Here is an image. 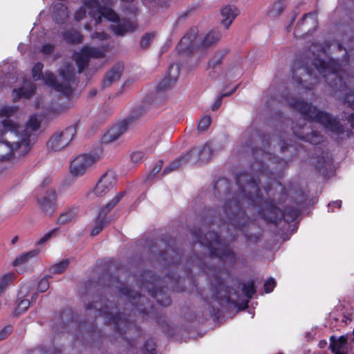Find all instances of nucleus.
<instances>
[{"instance_id":"obj_5","label":"nucleus","mask_w":354,"mask_h":354,"mask_svg":"<svg viewBox=\"0 0 354 354\" xmlns=\"http://www.w3.org/2000/svg\"><path fill=\"white\" fill-rule=\"evenodd\" d=\"M213 156L212 149L209 144H205L200 147H195L192 149L187 153L182 156L180 159L171 163L169 167L164 169L165 174H168L169 171L177 169L180 166V162H189L192 163L201 162L205 163L208 162Z\"/></svg>"},{"instance_id":"obj_8","label":"nucleus","mask_w":354,"mask_h":354,"mask_svg":"<svg viewBox=\"0 0 354 354\" xmlns=\"http://www.w3.org/2000/svg\"><path fill=\"white\" fill-rule=\"evenodd\" d=\"M39 126L40 120L37 116L32 115L26 124V129L20 132V135H18L19 139L15 142V144L19 147H24V150H22V152H27L30 143L31 132L37 131Z\"/></svg>"},{"instance_id":"obj_36","label":"nucleus","mask_w":354,"mask_h":354,"mask_svg":"<svg viewBox=\"0 0 354 354\" xmlns=\"http://www.w3.org/2000/svg\"><path fill=\"white\" fill-rule=\"evenodd\" d=\"M242 290H243V293L245 294V295L247 297L251 298L252 296L255 292L254 282L253 281H249V282H248L246 283H244L243 286V289Z\"/></svg>"},{"instance_id":"obj_45","label":"nucleus","mask_w":354,"mask_h":354,"mask_svg":"<svg viewBox=\"0 0 354 354\" xmlns=\"http://www.w3.org/2000/svg\"><path fill=\"white\" fill-rule=\"evenodd\" d=\"M304 138L313 145H317L322 140V139L319 137L317 133L315 132H313L311 135H308L307 137Z\"/></svg>"},{"instance_id":"obj_32","label":"nucleus","mask_w":354,"mask_h":354,"mask_svg":"<svg viewBox=\"0 0 354 354\" xmlns=\"http://www.w3.org/2000/svg\"><path fill=\"white\" fill-rule=\"evenodd\" d=\"M76 217V211L75 209L69 210L59 216L58 222L60 224H66L73 221Z\"/></svg>"},{"instance_id":"obj_33","label":"nucleus","mask_w":354,"mask_h":354,"mask_svg":"<svg viewBox=\"0 0 354 354\" xmlns=\"http://www.w3.org/2000/svg\"><path fill=\"white\" fill-rule=\"evenodd\" d=\"M152 297H155L161 305L167 306L170 304V299L165 296L162 290H150Z\"/></svg>"},{"instance_id":"obj_39","label":"nucleus","mask_w":354,"mask_h":354,"mask_svg":"<svg viewBox=\"0 0 354 354\" xmlns=\"http://www.w3.org/2000/svg\"><path fill=\"white\" fill-rule=\"evenodd\" d=\"M223 286H221L220 288H219V291H218V295H215V297L216 299L218 300H220L221 301V304H224V303L226 301V302H230L231 301V298L229 297V296H227L225 295V290L223 289Z\"/></svg>"},{"instance_id":"obj_35","label":"nucleus","mask_w":354,"mask_h":354,"mask_svg":"<svg viewBox=\"0 0 354 354\" xmlns=\"http://www.w3.org/2000/svg\"><path fill=\"white\" fill-rule=\"evenodd\" d=\"M30 306V301L28 299H25V297L19 299L18 297V302L17 304L16 310L18 313H21L25 312Z\"/></svg>"},{"instance_id":"obj_18","label":"nucleus","mask_w":354,"mask_h":354,"mask_svg":"<svg viewBox=\"0 0 354 354\" xmlns=\"http://www.w3.org/2000/svg\"><path fill=\"white\" fill-rule=\"evenodd\" d=\"M56 192L54 189L48 190L45 196L39 200L41 208L46 214L53 213L55 206Z\"/></svg>"},{"instance_id":"obj_7","label":"nucleus","mask_w":354,"mask_h":354,"mask_svg":"<svg viewBox=\"0 0 354 354\" xmlns=\"http://www.w3.org/2000/svg\"><path fill=\"white\" fill-rule=\"evenodd\" d=\"M75 133L74 127H68L61 133L53 135L48 142V147L53 151H58L66 147L73 138Z\"/></svg>"},{"instance_id":"obj_55","label":"nucleus","mask_w":354,"mask_h":354,"mask_svg":"<svg viewBox=\"0 0 354 354\" xmlns=\"http://www.w3.org/2000/svg\"><path fill=\"white\" fill-rule=\"evenodd\" d=\"M326 344H327L326 341H321V342L319 343V347H320V348H324Z\"/></svg>"},{"instance_id":"obj_6","label":"nucleus","mask_w":354,"mask_h":354,"mask_svg":"<svg viewBox=\"0 0 354 354\" xmlns=\"http://www.w3.org/2000/svg\"><path fill=\"white\" fill-rule=\"evenodd\" d=\"M204 244L209 249L211 254L222 259H233L234 254L225 245L223 244L217 234L209 232L205 235Z\"/></svg>"},{"instance_id":"obj_52","label":"nucleus","mask_w":354,"mask_h":354,"mask_svg":"<svg viewBox=\"0 0 354 354\" xmlns=\"http://www.w3.org/2000/svg\"><path fill=\"white\" fill-rule=\"evenodd\" d=\"M346 100V102L354 109V93L348 95Z\"/></svg>"},{"instance_id":"obj_17","label":"nucleus","mask_w":354,"mask_h":354,"mask_svg":"<svg viewBox=\"0 0 354 354\" xmlns=\"http://www.w3.org/2000/svg\"><path fill=\"white\" fill-rule=\"evenodd\" d=\"M127 129L125 122L115 124L111 127L103 136L102 140L105 143H110L118 140Z\"/></svg>"},{"instance_id":"obj_60","label":"nucleus","mask_w":354,"mask_h":354,"mask_svg":"<svg viewBox=\"0 0 354 354\" xmlns=\"http://www.w3.org/2000/svg\"><path fill=\"white\" fill-rule=\"evenodd\" d=\"M237 182H238V183H240V182H241V177H239V178H238Z\"/></svg>"},{"instance_id":"obj_53","label":"nucleus","mask_w":354,"mask_h":354,"mask_svg":"<svg viewBox=\"0 0 354 354\" xmlns=\"http://www.w3.org/2000/svg\"><path fill=\"white\" fill-rule=\"evenodd\" d=\"M222 102V96H219L218 98L216 100V102L212 105V110L216 111L221 106Z\"/></svg>"},{"instance_id":"obj_46","label":"nucleus","mask_w":354,"mask_h":354,"mask_svg":"<svg viewBox=\"0 0 354 354\" xmlns=\"http://www.w3.org/2000/svg\"><path fill=\"white\" fill-rule=\"evenodd\" d=\"M144 158V153L142 151L133 152L131 156L132 162L135 163L140 162Z\"/></svg>"},{"instance_id":"obj_34","label":"nucleus","mask_w":354,"mask_h":354,"mask_svg":"<svg viewBox=\"0 0 354 354\" xmlns=\"http://www.w3.org/2000/svg\"><path fill=\"white\" fill-rule=\"evenodd\" d=\"M69 261L66 259L56 263L50 267V272L53 274H62L68 267Z\"/></svg>"},{"instance_id":"obj_1","label":"nucleus","mask_w":354,"mask_h":354,"mask_svg":"<svg viewBox=\"0 0 354 354\" xmlns=\"http://www.w3.org/2000/svg\"><path fill=\"white\" fill-rule=\"evenodd\" d=\"M88 10L89 15L97 24L102 21V17L116 24L111 26V29L117 35H123L127 32L134 30L135 27L132 23L126 20H119L118 15L109 8H102L98 0H85L84 6L81 7L75 14V19L80 21L86 15V10Z\"/></svg>"},{"instance_id":"obj_21","label":"nucleus","mask_w":354,"mask_h":354,"mask_svg":"<svg viewBox=\"0 0 354 354\" xmlns=\"http://www.w3.org/2000/svg\"><path fill=\"white\" fill-rule=\"evenodd\" d=\"M35 89L32 83H25L21 88L13 91L14 99L18 100L22 97L28 99L34 94Z\"/></svg>"},{"instance_id":"obj_49","label":"nucleus","mask_w":354,"mask_h":354,"mask_svg":"<svg viewBox=\"0 0 354 354\" xmlns=\"http://www.w3.org/2000/svg\"><path fill=\"white\" fill-rule=\"evenodd\" d=\"M162 165V162L161 161L158 162L156 165V166L154 167L153 170L151 171V174L153 176H155L156 174H158L160 171V170L161 169Z\"/></svg>"},{"instance_id":"obj_58","label":"nucleus","mask_w":354,"mask_h":354,"mask_svg":"<svg viewBox=\"0 0 354 354\" xmlns=\"http://www.w3.org/2000/svg\"><path fill=\"white\" fill-rule=\"evenodd\" d=\"M37 293H34L32 296V299L35 301L37 299Z\"/></svg>"},{"instance_id":"obj_3","label":"nucleus","mask_w":354,"mask_h":354,"mask_svg":"<svg viewBox=\"0 0 354 354\" xmlns=\"http://www.w3.org/2000/svg\"><path fill=\"white\" fill-rule=\"evenodd\" d=\"M17 108L16 106H5L0 109V116L6 118L1 122L3 130L0 131V138L3 137V133H10V136L18 137L20 127L12 120L9 119L10 116L13 115L17 112ZM15 142L16 141L12 142L15 145L14 147L7 142L0 141V160L9 159L13 154L15 150L17 149H20L21 153H24L22 152V150H24V147H17Z\"/></svg>"},{"instance_id":"obj_51","label":"nucleus","mask_w":354,"mask_h":354,"mask_svg":"<svg viewBox=\"0 0 354 354\" xmlns=\"http://www.w3.org/2000/svg\"><path fill=\"white\" fill-rule=\"evenodd\" d=\"M342 205V201H334L328 205V208L330 209L331 212H333V207H340Z\"/></svg>"},{"instance_id":"obj_19","label":"nucleus","mask_w":354,"mask_h":354,"mask_svg":"<svg viewBox=\"0 0 354 354\" xmlns=\"http://www.w3.org/2000/svg\"><path fill=\"white\" fill-rule=\"evenodd\" d=\"M239 13V10L235 6H227L223 7L221 12L222 25L225 28H228Z\"/></svg>"},{"instance_id":"obj_10","label":"nucleus","mask_w":354,"mask_h":354,"mask_svg":"<svg viewBox=\"0 0 354 354\" xmlns=\"http://www.w3.org/2000/svg\"><path fill=\"white\" fill-rule=\"evenodd\" d=\"M116 184V174L113 171H107L105 172L98 183H97L95 189L94 194L98 196H102L113 189Z\"/></svg>"},{"instance_id":"obj_15","label":"nucleus","mask_w":354,"mask_h":354,"mask_svg":"<svg viewBox=\"0 0 354 354\" xmlns=\"http://www.w3.org/2000/svg\"><path fill=\"white\" fill-rule=\"evenodd\" d=\"M179 75V68L178 65L173 64L169 69L168 75L158 85V91H165L171 88L176 82Z\"/></svg>"},{"instance_id":"obj_12","label":"nucleus","mask_w":354,"mask_h":354,"mask_svg":"<svg viewBox=\"0 0 354 354\" xmlns=\"http://www.w3.org/2000/svg\"><path fill=\"white\" fill-rule=\"evenodd\" d=\"M104 55V50L93 48L90 47H84L80 52L75 53L73 57L79 68V72L81 73L84 68L86 66L89 58L91 57H101Z\"/></svg>"},{"instance_id":"obj_59","label":"nucleus","mask_w":354,"mask_h":354,"mask_svg":"<svg viewBox=\"0 0 354 354\" xmlns=\"http://www.w3.org/2000/svg\"><path fill=\"white\" fill-rule=\"evenodd\" d=\"M227 209H228V205H227V204H226V205H225V207H224V210H225V212L226 214H227V212H228Z\"/></svg>"},{"instance_id":"obj_56","label":"nucleus","mask_w":354,"mask_h":354,"mask_svg":"<svg viewBox=\"0 0 354 354\" xmlns=\"http://www.w3.org/2000/svg\"><path fill=\"white\" fill-rule=\"evenodd\" d=\"M234 91H235V88H234L232 92H230V93H223V94H221L220 96H222V98H223V97H225V96H230L232 93H233L234 92Z\"/></svg>"},{"instance_id":"obj_23","label":"nucleus","mask_w":354,"mask_h":354,"mask_svg":"<svg viewBox=\"0 0 354 354\" xmlns=\"http://www.w3.org/2000/svg\"><path fill=\"white\" fill-rule=\"evenodd\" d=\"M122 71L123 66L122 64H118L113 67L106 74L104 83L110 84L118 81L122 75Z\"/></svg>"},{"instance_id":"obj_14","label":"nucleus","mask_w":354,"mask_h":354,"mask_svg":"<svg viewBox=\"0 0 354 354\" xmlns=\"http://www.w3.org/2000/svg\"><path fill=\"white\" fill-rule=\"evenodd\" d=\"M196 30L192 29L180 41L177 46L178 50L180 53H189L192 51L196 46Z\"/></svg>"},{"instance_id":"obj_4","label":"nucleus","mask_w":354,"mask_h":354,"mask_svg":"<svg viewBox=\"0 0 354 354\" xmlns=\"http://www.w3.org/2000/svg\"><path fill=\"white\" fill-rule=\"evenodd\" d=\"M291 106L295 107L305 119L310 120L321 124L326 129L332 132H339L342 131V126L330 115L317 110L310 104L302 100H297L290 103Z\"/></svg>"},{"instance_id":"obj_16","label":"nucleus","mask_w":354,"mask_h":354,"mask_svg":"<svg viewBox=\"0 0 354 354\" xmlns=\"http://www.w3.org/2000/svg\"><path fill=\"white\" fill-rule=\"evenodd\" d=\"M347 336L342 335L339 337L331 336L330 337L329 348L333 354H347L348 344Z\"/></svg>"},{"instance_id":"obj_44","label":"nucleus","mask_w":354,"mask_h":354,"mask_svg":"<svg viewBox=\"0 0 354 354\" xmlns=\"http://www.w3.org/2000/svg\"><path fill=\"white\" fill-rule=\"evenodd\" d=\"M56 232H57V228H54L52 230H50V232H48V233H46L43 237H41L39 240L38 244L41 245V244L45 243L55 234Z\"/></svg>"},{"instance_id":"obj_50","label":"nucleus","mask_w":354,"mask_h":354,"mask_svg":"<svg viewBox=\"0 0 354 354\" xmlns=\"http://www.w3.org/2000/svg\"><path fill=\"white\" fill-rule=\"evenodd\" d=\"M53 50V46L50 44H46L42 47V52L45 54L50 53Z\"/></svg>"},{"instance_id":"obj_43","label":"nucleus","mask_w":354,"mask_h":354,"mask_svg":"<svg viewBox=\"0 0 354 354\" xmlns=\"http://www.w3.org/2000/svg\"><path fill=\"white\" fill-rule=\"evenodd\" d=\"M276 286L274 279H269L264 283V290L266 293L271 292Z\"/></svg>"},{"instance_id":"obj_54","label":"nucleus","mask_w":354,"mask_h":354,"mask_svg":"<svg viewBox=\"0 0 354 354\" xmlns=\"http://www.w3.org/2000/svg\"><path fill=\"white\" fill-rule=\"evenodd\" d=\"M337 72L335 73H327V75H326V77H325L326 79L327 78V76L328 75H332V79H334V77H339L340 78V76L339 75V64L337 63Z\"/></svg>"},{"instance_id":"obj_11","label":"nucleus","mask_w":354,"mask_h":354,"mask_svg":"<svg viewBox=\"0 0 354 354\" xmlns=\"http://www.w3.org/2000/svg\"><path fill=\"white\" fill-rule=\"evenodd\" d=\"M93 308L97 309L100 315L104 317L106 321L109 324H115L117 328L120 331H122V325L125 323V320L120 315L118 314L116 308L113 305L111 304L110 305H106L103 308V309L100 310L98 309V304L96 302L95 303Z\"/></svg>"},{"instance_id":"obj_31","label":"nucleus","mask_w":354,"mask_h":354,"mask_svg":"<svg viewBox=\"0 0 354 354\" xmlns=\"http://www.w3.org/2000/svg\"><path fill=\"white\" fill-rule=\"evenodd\" d=\"M82 35L75 30H69L64 33V38L71 43H80L82 41Z\"/></svg>"},{"instance_id":"obj_20","label":"nucleus","mask_w":354,"mask_h":354,"mask_svg":"<svg viewBox=\"0 0 354 354\" xmlns=\"http://www.w3.org/2000/svg\"><path fill=\"white\" fill-rule=\"evenodd\" d=\"M317 26V17L315 13L305 15L299 23V27L303 31L313 32Z\"/></svg>"},{"instance_id":"obj_48","label":"nucleus","mask_w":354,"mask_h":354,"mask_svg":"<svg viewBox=\"0 0 354 354\" xmlns=\"http://www.w3.org/2000/svg\"><path fill=\"white\" fill-rule=\"evenodd\" d=\"M91 38L93 39H99L100 40H106L108 39V35L105 34L104 32H96L93 35H92Z\"/></svg>"},{"instance_id":"obj_40","label":"nucleus","mask_w":354,"mask_h":354,"mask_svg":"<svg viewBox=\"0 0 354 354\" xmlns=\"http://www.w3.org/2000/svg\"><path fill=\"white\" fill-rule=\"evenodd\" d=\"M124 193L121 192L117 194L115 198L109 203L106 206L103 207L102 209H104L106 212H109L124 196Z\"/></svg>"},{"instance_id":"obj_24","label":"nucleus","mask_w":354,"mask_h":354,"mask_svg":"<svg viewBox=\"0 0 354 354\" xmlns=\"http://www.w3.org/2000/svg\"><path fill=\"white\" fill-rule=\"evenodd\" d=\"M286 8L284 0H277L268 9V16L270 18L279 17Z\"/></svg>"},{"instance_id":"obj_2","label":"nucleus","mask_w":354,"mask_h":354,"mask_svg":"<svg viewBox=\"0 0 354 354\" xmlns=\"http://www.w3.org/2000/svg\"><path fill=\"white\" fill-rule=\"evenodd\" d=\"M43 66L40 63H37L32 68V78L34 80L43 79L45 83L50 87L57 91L64 94H68L71 91V84L73 82L75 70L71 65H66L59 71L60 77L62 79V83H59L50 72H46L44 75L41 74Z\"/></svg>"},{"instance_id":"obj_42","label":"nucleus","mask_w":354,"mask_h":354,"mask_svg":"<svg viewBox=\"0 0 354 354\" xmlns=\"http://www.w3.org/2000/svg\"><path fill=\"white\" fill-rule=\"evenodd\" d=\"M49 288L48 279L47 277L42 278L38 283V290L44 292H46Z\"/></svg>"},{"instance_id":"obj_37","label":"nucleus","mask_w":354,"mask_h":354,"mask_svg":"<svg viewBox=\"0 0 354 354\" xmlns=\"http://www.w3.org/2000/svg\"><path fill=\"white\" fill-rule=\"evenodd\" d=\"M154 37V33H146L144 35L140 42L141 48H146L149 47Z\"/></svg>"},{"instance_id":"obj_9","label":"nucleus","mask_w":354,"mask_h":354,"mask_svg":"<svg viewBox=\"0 0 354 354\" xmlns=\"http://www.w3.org/2000/svg\"><path fill=\"white\" fill-rule=\"evenodd\" d=\"M96 158L88 154H81L74 158L71 163V172L76 176H82L95 162Z\"/></svg>"},{"instance_id":"obj_29","label":"nucleus","mask_w":354,"mask_h":354,"mask_svg":"<svg viewBox=\"0 0 354 354\" xmlns=\"http://www.w3.org/2000/svg\"><path fill=\"white\" fill-rule=\"evenodd\" d=\"M225 55L224 52H218L217 53L214 57L209 61V68H212L213 70H215V71H213L212 73L210 72L209 75L214 78L216 76L217 73V67L221 64L223 57Z\"/></svg>"},{"instance_id":"obj_47","label":"nucleus","mask_w":354,"mask_h":354,"mask_svg":"<svg viewBox=\"0 0 354 354\" xmlns=\"http://www.w3.org/2000/svg\"><path fill=\"white\" fill-rule=\"evenodd\" d=\"M11 333L10 327H5L0 331V340H3Z\"/></svg>"},{"instance_id":"obj_38","label":"nucleus","mask_w":354,"mask_h":354,"mask_svg":"<svg viewBox=\"0 0 354 354\" xmlns=\"http://www.w3.org/2000/svg\"><path fill=\"white\" fill-rule=\"evenodd\" d=\"M12 280V274H5L0 278V292H3L9 286Z\"/></svg>"},{"instance_id":"obj_28","label":"nucleus","mask_w":354,"mask_h":354,"mask_svg":"<svg viewBox=\"0 0 354 354\" xmlns=\"http://www.w3.org/2000/svg\"><path fill=\"white\" fill-rule=\"evenodd\" d=\"M39 253V251L37 250H34L32 251H29L28 252L21 254L19 257H17L15 261L14 265L18 266L21 264L26 263L28 262L31 259L35 257Z\"/></svg>"},{"instance_id":"obj_57","label":"nucleus","mask_w":354,"mask_h":354,"mask_svg":"<svg viewBox=\"0 0 354 354\" xmlns=\"http://www.w3.org/2000/svg\"><path fill=\"white\" fill-rule=\"evenodd\" d=\"M17 241H18V236H14V237L12 239V240H11V243H12V244H15V243H16L17 242Z\"/></svg>"},{"instance_id":"obj_27","label":"nucleus","mask_w":354,"mask_h":354,"mask_svg":"<svg viewBox=\"0 0 354 354\" xmlns=\"http://www.w3.org/2000/svg\"><path fill=\"white\" fill-rule=\"evenodd\" d=\"M108 212L102 209L99 214V216L96 220L95 227H93L91 235L95 236L102 230L104 225L106 223L105 216Z\"/></svg>"},{"instance_id":"obj_22","label":"nucleus","mask_w":354,"mask_h":354,"mask_svg":"<svg viewBox=\"0 0 354 354\" xmlns=\"http://www.w3.org/2000/svg\"><path fill=\"white\" fill-rule=\"evenodd\" d=\"M259 192L258 185L255 182L250 181L241 188V196L243 197L247 196L250 199L253 200L254 196H258Z\"/></svg>"},{"instance_id":"obj_30","label":"nucleus","mask_w":354,"mask_h":354,"mask_svg":"<svg viewBox=\"0 0 354 354\" xmlns=\"http://www.w3.org/2000/svg\"><path fill=\"white\" fill-rule=\"evenodd\" d=\"M34 286L35 283L32 281L23 283L18 292L19 298L28 297L29 293L33 290Z\"/></svg>"},{"instance_id":"obj_41","label":"nucleus","mask_w":354,"mask_h":354,"mask_svg":"<svg viewBox=\"0 0 354 354\" xmlns=\"http://www.w3.org/2000/svg\"><path fill=\"white\" fill-rule=\"evenodd\" d=\"M211 124V118L209 116H205L200 120L198 129L200 131H205Z\"/></svg>"},{"instance_id":"obj_13","label":"nucleus","mask_w":354,"mask_h":354,"mask_svg":"<svg viewBox=\"0 0 354 354\" xmlns=\"http://www.w3.org/2000/svg\"><path fill=\"white\" fill-rule=\"evenodd\" d=\"M313 66L316 71L312 69L310 75L313 74L315 77H317V73L322 75L323 77H326L328 73H335L337 72V62L335 60H330L328 63H326L325 61L317 59L315 60Z\"/></svg>"},{"instance_id":"obj_25","label":"nucleus","mask_w":354,"mask_h":354,"mask_svg":"<svg viewBox=\"0 0 354 354\" xmlns=\"http://www.w3.org/2000/svg\"><path fill=\"white\" fill-rule=\"evenodd\" d=\"M53 16L54 19L57 22H62L68 17V12L66 8L61 3L53 6Z\"/></svg>"},{"instance_id":"obj_26","label":"nucleus","mask_w":354,"mask_h":354,"mask_svg":"<svg viewBox=\"0 0 354 354\" xmlns=\"http://www.w3.org/2000/svg\"><path fill=\"white\" fill-rule=\"evenodd\" d=\"M221 38L218 32L212 31L207 33L201 40V46L207 48L216 43Z\"/></svg>"}]
</instances>
